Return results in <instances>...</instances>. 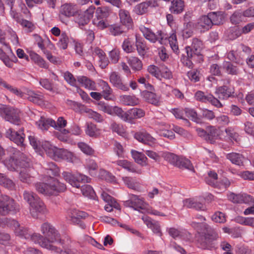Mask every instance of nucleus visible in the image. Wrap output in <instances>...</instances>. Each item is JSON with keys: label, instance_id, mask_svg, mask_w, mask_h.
<instances>
[{"label": "nucleus", "instance_id": "ddd939ff", "mask_svg": "<svg viewBox=\"0 0 254 254\" xmlns=\"http://www.w3.org/2000/svg\"><path fill=\"white\" fill-rule=\"evenodd\" d=\"M6 137L8 138L10 140L14 142L18 146L21 147H24L25 144L24 140L25 138V134L23 133V128L17 131H15L12 128H9L6 132Z\"/></svg>", "mask_w": 254, "mask_h": 254}, {"label": "nucleus", "instance_id": "f257e3e1", "mask_svg": "<svg viewBox=\"0 0 254 254\" xmlns=\"http://www.w3.org/2000/svg\"><path fill=\"white\" fill-rule=\"evenodd\" d=\"M41 231L45 236V237L43 236L45 240H39L36 243L39 244L41 247L56 253H61L62 251L60 248L51 244L53 243H60L62 241L61 235L56 228L50 223L45 222L41 226Z\"/></svg>", "mask_w": 254, "mask_h": 254}, {"label": "nucleus", "instance_id": "a211bd4d", "mask_svg": "<svg viewBox=\"0 0 254 254\" xmlns=\"http://www.w3.org/2000/svg\"><path fill=\"white\" fill-rule=\"evenodd\" d=\"M134 137L138 141L151 145L155 142L156 139L145 130L142 129L134 134Z\"/></svg>", "mask_w": 254, "mask_h": 254}, {"label": "nucleus", "instance_id": "f03ea898", "mask_svg": "<svg viewBox=\"0 0 254 254\" xmlns=\"http://www.w3.org/2000/svg\"><path fill=\"white\" fill-rule=\"evenodd\" d=\"M139 29L144 37L150 42L155 43L158 41L161 44H164L168 41L172 49L175 52H178L179 48L176 34H173L168 37V35L161 30L158 31L155 33L150 29L143 25L140 26Z\"/></svg>", "mask_w": 254, "mask_h": 254}, {"label": "nucleus", "instance_id": "a878e982", "mask_svg": "<svg viewBox=\"0 0 254 254\" xmlns=\"http://www.w3.org/2000/svg\"><path fill=\"white\" fill-rule=\"evenodd\" d=\"M39 83L43 88L50 91L52 93L58 94L61 93L59 86L56 84L51 83L48 79H41Z\"/></svg>", "mask_w": 254, "mask_h": 254}, {"label": "nucleus", "instance_id": "6ab92c4d", "mask_svg": "<svg viewBox=\"0 0 254 254\" xmlns=\"http://www.w3.org/2000/svg\"><path fill=\"white\" fill-rule=\"evenodd\" d=\"M60 13L64 16H79L81 11L78 10L75 5L71 3H65L62 5L60 9Z\"/></svg>", "mask_w": 254, "mask_h": 254}, {"label": "nucleus", "instance_id": "49530a36", "mask_svg": "<svg viewBox=\"0 0 254 254\" xmlns=\"http://www.w3.org/2000/svg\"><path fill=\"white\" fill-rule=\"evenodd\" d=\"M218 175L217 173L214 171H210L208 173V176L205 178L206 184L214 187H217V183Z\"/></svg>", "mask_w": 254, "mask_h": 254}, {"label": "nucleus", "instance_id": "9d476101", "mask_svg": "<svg viewBox=\"0 0 254 254\" xmlns=\"http://www.w3.org/2000/svg\"><path fill=\"white\" fill-rule=\"evenodd\" d=\"M0 115L6 121L16 125H20L21 120L19 111L12 107L5 106L0 108Z\"/></svg>", "mask_w": 254, "mask_h": 254}, {"label": "nucleus", "instance_id": "e2e57ef3", "mask_svg": "<svg viewBox=\"0 0 254 254\" xmlns=\"http://www.w3.org/2000/svg\"><path fill=\"white\" fill-rule=\"evenodd\" d=\"M133 44V42L129 38L125 39L122 44L123 50L127 53L133 52L135 50Z\"/></svg>", "mask_w": 254, "mask_h": 254}, {"label": "nucleus", "instance_id": "ea45409f", "mask_svg": "<svg viewBox=\"0 0 254 254\" xmlns=\"http://www.w3.org/2000/svg\"><path fill=\"white\" fill-rule=\"evenodd\" d=\"M30 57L31 60L40 67L44 68L48 67V65L44 59L37 53L31 52L30 54Z\"/></svg>", "mask_w": 254, "mask_h": 254}, {"label": "nucleus", "instance_id": "dca6fc26", "mask_svg": "<svg viewBox=\"0 0 254 254\" xmlns=\"http://www.w3.org/2000/svg\"><path fill=\"white\" fill-rule=\"evenodd\" d=\"M109 79L110 82L115 87L124 91L129 90V87L127 84L123 83L120 75L118 72L115 71L111 72Z\"/></svg>", "mask_w": 254, "mask_h": 254}, {"label": "nucleus", "instance_id": "6e6d98bb", "mask_svg": "<svg viewBox=\"0 0 254 254\" xmlns=\"http://www.w3.org/2000/svg\"><path fill=\"white\" fill-rule=\"evenodd\" d=\"M185 112L187 116L189 118H191V120L193 122L197 124H201L202 123L201 118L198 117L197 113L194 110L186 108Z\"/></svg>", "mask_w": 254, "mask_h": 254}, {"label": "nucleus", "instance_id": "052dcab7", "mask_svg": "<svg viewBox=\"0 0 254 254\" xmlns=\"http://www.w3.org/2000/svg\"><path fill=\"white\" fill-rule=\"evenodd\" d=\"M111 115H117L122 120L126 122L127 118V111L124 112L122 108L117 106H114L112 108V112Z\"/></svg>", "mask_w": 254, "mask_h": 254}, {"label": "nucleus", "instance_id": "412c9836", "mask_svg": "<svg viewBox=\"0 0 254 254\" xmlns=\"http://www.w3.org/2000/svg\"><path fill=\"white\" fill-rule=\"evenodd\" d=\"M215 93L220 99L226 100L234 96V92L229 87L224 85L217 87Z\"/></svg>", "mask_w": 254, "mask_h": 254}, {"label": "nucleus", "instance_id": "79ce46f5", "mask_svg": "<svg viewBox=\"0 0 254 254\" xmlns=\"http://www.w3.org/2000/svg\"><path fill=\"white\" fill-rule=\"evenodd\" d=\"M0 185L11 190L15 188V184L13 181L1 173H0Z\"/></svg>", "mask_w": 254, "mask_h": 254}, {"label": "nucleus", "instance_id": "2f4dec72", "mask_svg": "<svg viewBox=\"0 0 254 254\" xmlns=\"http://www.w3.org/2000/svg\"><path fill=\"white\" fill-rule=\"evenodd\" d=\"M77 82H79L82 86L91 90H96L95 82L85 76H79L77 77Z\"/></svg>", "mask_w": 254, "mask_h": 254}, {"label": "nucleus", "instance_id": "4be33fe9", "mask_svg": "<svg viewBox=\"0 0 254 254\" xmlns=\"http://www.w3.org/2000/svg\"><path fill=\"white\" fill-rule=\"evenodd\" d=\"M145 116V111L140 108H134L127 111L126 122L131 123L133 120L140 119Z\"/></svg>", "mask_w": 254, "mask_h": 254}, {"label": "nucleus", "instance_id": "c9c22d12", "mask_svg": "<svg viewBox=\"0 0 254 254\" xmlns=\"http://www.w3.org/2000/svg\"><path fill=\"white\" fill-rule=\"evenodd\" d=\"M124 184L129 189L139 190L140 187L139 183L137 182L135 178L130 177H123L122 178Z\"/></svg>", "mask_w": 254, "mask_h": 254}, {"label": "nucleus", "instance_id": "f704fd0d", "mask_svg": "<svg viewBox=\"0 0 254 254\" xmlns=\"http://www.w3.org/2000/svg\"><path fill=\"white\" fill-rule=\"evenodd\" d=\"M99 85L102 89L101 94L106 100H110V95L113 93V90L110 87L108 83L103 80H100L99 82Z\"/></svg>", "mask_w": 254, "mask_h": 254}, {"label": "nucleus", "instance_id": "4c0bfd02", "mask_svg": "<svg viewBox=\"0 0 254 254\" xmlns=\"http://www.w3.org/2000/svg\"><path fill=\"white\" fill-rule=\"evenodd\" d=\"M11 55H8L6 54L0 60L3 63L4 65L9 68H11L13 66V63L17 62V59L15 56L13 54L12 52H10L7 49Z\"/></svg>", "mask_w": 254, "mask_h": 254}, {"label": "nucleus", "instance_id": "cd10ccee", "mask_svg": "<svg viewBox=\"0 0 254 254\" xmlns=\"http://www.w3.org/2000/svg\"><path fill=\"white\" fill-rule=\"evenodd\" d=\"M38 128L42 131L47 130L50 127L55 125V121L51 119L41 117L40 119L36 122Z\"/></svg>", "mask_w": 254, "mask_h": 254}, {"label": "nucleus", "instance_id": "37998d69", "mask_svg": "<svg viewBox=\"0 0 254 254\" xmlns=\"http://www.w3.org/2000/svg\"><path fill=\"white\" fill-rule=\"evenodd\" d=\"M135 46L138 54L141 56H143L146 53L147 48L145 43L142 38H138L136 36Z\"/></svg>", "mask_w": 254, "mask_h": 254}, {"label": "nucleus", "instance_id": "393cba45", "mask_svg": "<svg viewBox=\"0 0 254 254\" xmlns=\"http://www.w3.org/2000/svg\"><path fill=\"white\" fill-rule=\"evenodd\" d=\"M141 94L143 98L148 103L156 106L160 105V97L155 93L149 91H143Z\"/></svg>", "mask_w": 254, "mask_h": 254}, {"label": "nucleus", "instance_id": "a19ab883", "mask_svg": "<svg viewBox=\"0 0 254 254\" xmlns=\"http://www.w3.org/2000/svg\"><path fill=\"white\" fill-rule=\"evenodd\" d=\"M195 28L194 23L189 21L186 23L182 31V36L184 38L188 39L193 35V29Z\"/></svg>", "mask_w": 254, "mask_h": 254}, {"label": "nucleus", "instance_id": "8fccbe9b", "mask_svg": "<svg viewBox=\"0 0 254 254\" xmlns=\"http://www.w3.org/2000/svg\"><path fill=\"white\" fill-rule=\"evenodd\" d=\"M116 163L129 172L135 173L136 172V170L134 165L127 160H118L116 162Z\"/></svg>", "mask_w": 254, "mask_h": 254}, {"label": "nucleus", "instance_id": "aec40b11", "mask_svg": "<svg viewBox=\"0 0 254 254\" xmlns=\"http://www.w3.org/2000/svg\"><path fill=\"white\" fill-rule=\"evenodd\" d=\"M101 197L103 200L107 203L105 206V209L107 211H112L113 208H115L118 210L120 209V206L117 202L116 200L106 192H102L101 194Z\"/></svg>", "mask_w": 254, "mask_h": 254}, {"label": "nucleus", "instance_id": "473e14b6", "mask_svg": "<svg viewBox=\"0 0 254 254\" xmlns=\"http://www.w3.org/2000/svg\"><path fill=\"white\" fill-rule=\"evenodd\" d=\"M185 4L183 0H173L170 10L174 14H180L184 9Z\"/></svg>", "mask_w": 254, "mask_h": 254}, {"label": "nucleus", "instance_id": "c756f323", "mask_svg": "<svg viewBox=\"0 0 254 254\" xmlns=\"http://www.w3.org/2000/svg\"><path fill=\"white\" fill-rule=\"evenodd\" d=\"M183 205L187 208H193L197 210L204 211L206 209L204 204L197 201L193 198L186 199L183 201Z\"/></svg>", "mask_w": 254, "mask_h": 254}, {"label": "nucleus", "instance_id": "2eb2a0df", "mask_svg": "<svg viewBox=\"0 0 254 254\" xmlns=\"http://www.w3.org/2000/svg\"><path fill=\"white\" fill-rule=\"evenodd\" d=\"M129 199L125 201V204L134 208L135 210H144L146 208V203L142 198L134 194H129Z\"/></svg>", "mask_w": 254, "mask_h": 254}, {"label": "nucleus", "instance_id": "3c124183", "mask_svg": "<svg viewBox=\"0 0 254 254\" xmlns=\"http://www.w3.org/2000/svg\"><path fill=\"white\" fill-rule=\"evenodd\" d=\"M46 170L49 176H58L60 173V169L53 162H49L46 164Z\"/></svg>", "mask_w": 254, "mask_h": 254}, {"label": "nucleus", "instance_id": "7c9ffc66", "mask_svg": "<svg viewBox=\"0 0 254 254\" xmlns=\"http://www.w3.org/2000/svg\"><path fill=\"white\" fill-rule=\"evenodd\" d=\"M25 95L27 96L26 98L30 102L36 104H40L43 101V96L41 94L35 92L34 91L30 89H26L24 92V97Z\"/></svg>", "mask_w": 254, "mask_h": 254}, {"label": "nucleus", "instance_id": "4468645a", "mask_svg": "<svg viewBox=\"0 0 254 254\" xmlns=\"http://www.w3.org/2000/svg\"><path fill=\"white\" fill-rule=\"evenodd\" d=\"M202 49V42L197 38H193L191 45L186 47V50L189 57L195 58L201 56Z\"/></svg>", "mask_w": 254, "mask_h": 254}, {"label": "nucleus", "instance_id": "423d86ee", "mask_svg": "<svg viewBox=\"0 0 254 254\" xmlns=\"http://www.w3.org/2000/svg\"><path fill=\"white\" fill-rule=\"evenodd\" d=\"M35 187L38 192L47 195H56L66 190L65 184L61 183L56 179L51 178L47 183H38L35 184Z\"/></svg>", "mask_w": 254, "mask_h": 254}, {"label": "nucleus", "instance_id": "69168bd1", "mask_svg": "<svg viewBox=\"0 0 254 254\" xmlns=\"http://www.w3.org/2000/svg\"><path fill=\"white\" fill-rule=\"evenodd\" d=\"M89 118L92 119L98 123H101L104 121V118L98 113L93 111L91 109L86 111Z\"/></svg>", "mask_w": 254, "mask_h": 254}, {"label": "nucleus", "instance_id": "39448f33", "mask_svg": "<svg viewBox=\"0 0 254 254\" xmlns=\"http://www.w3.org/2000/svg\"><path fill=\"white\" fill-rule=\"evenodd\" d=\"M23 198L29 205L30 213L33 218H37L40 215L47 213L46 206L40 198L32 191L25 190Z\"/></svg>", "mask_w": 254, "mask_h": 254}, {"label": "nucleus", "instance_id": "5701e85b", "mask_svg": "<svg viewBox=\"0 0 254 254\" xmlns=\"http://www.w3.org/2000/svg\"><path fill=\"white\" fill-rule=\"evenodd\" d=\"M142 219L147 227L151 229L154 233L159 236H162L160 226L158 222L152 220L148 217H142Z\"/></svg>", "mask_w": 254, "mask_h": 254}, {"label": "nucleus", "instance_id": "bf43d9fd", "mask_svg": "<svg viewBox=\"0 0 254 254\" xmlns=\"http://www.w3.org/2000/svg\"><path fill=\"white\" fill-rule=\"evenodd\" d=\"M64 78L66 82L70 86H77V78L76 79L71 72L69 71L65 72L64 74Z\"/></svg>", "mask_w": 254, "mask_h": 254}, {"label": "nucleus", "instance_id": "c85d7f7f", "mask_svg": "<svg viewBox=\"0 0 254 254\" xmlns=\"http://www.w3.org/2000/svg\"><path fill=\"white\" fill-rule=\"evenodd\" d=\"M93 54L97 55L99 58V66L102 68H105L109 64L108 58L106 57L105 52L99 48H96L93 51Z\"/></svg>", "mask_w": 254, "mask_h": 254}, {"label": "nucleus", "instance_id": "5fc2aeb1", "mask_svg": "<svg viewBox=\"0 0 254 254\" xmlns=\"http://www.w3.org/2000/svg\"><path fill=\"white\" fill-rule=\"evenodd\" d=\"M163 157L165 160L176 166H177V164L178 163L180 158L176 154L170 152L164 153Z\"/></svg>", "mask_w": 254, "mask_h": 254}, {"label": "nucleus", "instance_id": "680f3d73", "mask_svg": "<svg viewBox=\"0 0 254 254\" xmlns=\"http://www.w3.org/2000/svg\"><path fill=\"white\" fill-rule=\"evenodd\" d=\"M69 42L68 37L65 33H62L60 39L57 43L58 46L62 49L65 50L67 48Z\"/></svg>", "mask_w": 254, "mask_h": 254}, {"label": "nucleus", "instance_id": "f8f14e48", "mask_svg": "<svg viewBox=\"0 0 254 254\" xmlns=\"http://www.w3.org/2000/svg\"><path fill=\"white\" fill-rule=\"evenodd\" d=\"M194 97L198 101L205 103L209 102L216 108H219L223 107V105L219 100L212 94L205 95L203 92L197 91L195 93Z\"/></svg>", "mask_w": 254, "mask_h": 254}, {"label": "nucleus", "instance_id": "e433bc0d", "mask_svg": "<svg viewBox=\"0 0 254 254\" xmlns=\"http://www.w3.org/2000/svg\"><path fill=\"white\" fill-rule=\"evenodd\" d=\"M122 103L126 106H135L139 104L138 98L133 95H123L120 97Z\"/></svg>", "mask_w": 254, "mask_h": 254}, {"label": "nucleus", "instance_id": "1a4fd4ad", "mask_svg": "<svg viewBox=\"0 0 254 254\" xmlns=\"http://www.w3.org/2000/svg\"><path fill=\"white\" fill-rule=\"evenodd\" d=\"M63 179L71 186L78 188L80 187V183H90L91 179L81 174H73L69 172H63L62 173Z\"/></svg>", "mask_w": 254, "mask_h": 254}, {"label": "nucleus", "instance_id": "b1692460", "mask_svg": "<svg viewBox=\"0 0 254 254\" xmlns=\"http://www.w3.org/2000/svg\"><path fill=\"white\" fill-rule=\"evenodd\" d=\"M195 28L201 31L208 30L212 26V21L210 17H200L196 23H194Z\"/></svg>", "mask_w": 254, "mask_h": 254}, {"label": "nucleus", "instance_id": "603ef678", "mask_svg": "<svg viewBox=\"0 0 254 254\" xmlns=\"http://www.w3.org/2000/svg\"><path fill=\"white\" fill-rule=\"evenodd\" d=\"M218 135V131L215 127L209 126L207 127V141L213 143Z\"/></svg>", "mask_w": 254, "mask_h": 254}, {"label": "nucleus", "instance_id": "338daca9", "mask_svg": "<svg viewBox=\"0 0 254 254\" xmlns=\"http://www.w3.org/2000/svg\"><path fill=\"white\" fill-rule=\"evenodd\" d=\"M168 232L170 236L174 239L181 238L184 236V232L175 228H170L168 229Z\"/></svg>", "mask_w": 254, "mask_h": 254}, {"label": "nucleus", "instance_id": "6e6552de", "mask_svg": "<svg viewBox=\"0 0 254 254\" xmlns=\"http://www.w3.org/2000/svg\"><path fill=\"white\" fill-rule=\"evenodd\" d=\"M12 224L15 227L14 232L16 236L22 238L32 241L36 243L38 240H43V236L38 233H34L31 234L29 231L24 227L20 226L18 222L14 220L12 221Z\"/></svg>", "mask_w": 254, "mask_h": 254}, {"label": "nucleus", "instance_id": "72a5a7b5", "mask_svg": "<svg viewBox=\"0 0 254 254\" xmlns=\"http://www.w3.org/2000/svg\"><path fill=\"white\" fill-rule=\"evenodd\" d=\"M70 213L71 221L73 223L77 224L80 222L81 219H84L88 215L86 212L76 209H71Z\"/></svg>", "mask_w": 254, "mask_h": 254}, {"label": "nucleus", "instance_id": "864d4df0", "mask_svg": "<svg viewBox=\"0 0 254 254\" xmlns=\"http://www.w3.org/2000/svg\"><path fill=\"white\" fill-rule=\"evenodd\" d=\"M177 167L180 168H185L190 171H193V167L190 161L185 158L180 157Z\"/></svg>", "mask_w": 254, "mask_h": 254}, {"label": "nucleus", "instance_id": "c03bdc74", "mask_svg": "<svg viewBox=\"0 0 254 254\" xmlns=\"http://www.w3.org/2000/svg\"><path fill=\"white\" fill-rule=\"evenodd\" d=\"M85 132L88 135L94 137H98L100 134V129L97 128L96 126L92 123L87 124Z\"/></svg>", "mask_w": 254, "mask_h": 254}, {"label": "nucleus", "instance_id": "58836bf2", "mask_svg": "<svg viewBox=\"0 0 254 254\" xmlns=\"http://www.w3.org/2000/svg\"><path fill=\"white\" fill-rule=\"evenodd\" d=\"M131 153L135 162L142 166H145L147 164L146 160L147 158L144 154L135 150H131Z\"/></svg>", "mask_w": 254, "mask_h": 254}, {"label": "nucleus", "instance_id": "4d7b16f0", "mask_svg": "<svg viewBox=\"0 0 254 254\" xmlns=\"http://www.w3.org/2000/svg\"><path fill=\"white\" fill-rule=\"evenodd\" d=\"M149 6L148 3L141 2L134 7V11L137 15L144 14L148 11Z\"/></svg>", "mask_w": 254, "mask_h": 254}, {"label": "nucleus", "instance_id": "0e129e2a", "mask_svg": "<svg viewBox=\"0 0 254 254\" xmlns=\"http://www.w3.org/2000/svg\"><path fill=\"white\" fill-rule=\"evenodd\" d=\"M7 38L8 40L10 41L13 45L15 46H18L19 45L18 36L12 30H8Z\"/></svg>", "mask_w": 254, "mask_h": 254}, {"label": "nucleus", "instance_id": "de8ad7c7", "mask_svg": "<svg viewBox=\"0 0 254 254\" xmlns=\"http://www.w3.org/2000/svg\"><path fill=\"white\" fill-rule=\"evenodd\" d=\"M128 63L133 70H140L142 68V62L137 57H130L128 60Z\"/></svg>", "mask_w": 254, "mask_h": 254}, {"label": "nucleus", "instance_id": "f3484780", "mask_svg": "<svg viewBox=\"0 0 254 254\" xmlns=\"http://www.w3.org/2000/svg\"><path fill=\"white\" fill-rule=\"evenodd\" d=\"M229 199L235 203H254V198L250 195L243 194H235L234 193H230L228 195Z\"/></svg>", "mask_w": 254, "mask_h": 254}, {"label": "nucleus", "instance_id": "bb28decb", "mask_svg": "<svg viewBox=\"0 0 254 254\" xmlns=\"http://www.w3.org/2000/svg\"><path fill=\"white\" fill-rule=\"evenodd\" d=\"M226 158L230 160L232 164L239 166H243L245 160V157L242 154L236 152L227 154Z\"/></svg>", "mask_w": 254, "mask_h": 254}, {"label": "nucleus", "instance_id": "7ed1b4c3", "mask_svg": "<svg viewBox=\"0 0 254 254\" xmlns=\"http://www.w3.org/2000/svg\"><path fill=\"white\" fill-rule=\"evenodd\" d=\"M191 225L198 228L199 236L197 241L200 247L203 249H210L212 248L213 241L218 237L214 230L202 222H193Z\"/></svg>", "mask_w": 254, "mask_h": 254}, {"label": "nucleus", "instance_id": "09e8293b", "mask_svg": "<svg viewBox=\"0 0 254 254\" xmlns=\"http://www.w3.org/2000/svg\"><path fill=\"white\" fill-rule=\"evenodd\" d=\"M223 68L226 73L231 75H237L239 72V68L230 62L223 64Z\"/></svg>", "mask_w": 254, "mask_h": 254}, {"label": "nucleus", "instance_id": "0eeeda50", "mask_svg": "<svg viewBox=\"0 0 254 254\" xmlns=\"http://www.w3.org/2000/svg\"><path fill=\"white\" fill-rule=\"evenodd\" d=\"M42 147L51 158L55 159L57 156L58 157L64 156L68 161L71 162H73L76 159L71 152L58 148L49 141L43 142L42 144Z\"/></svg>", "mask_w": 254, "mask_h": 254}, {"label": "nucleus", "instance_id": "20e7f679", "mask_svg": "<svg viewBox=\"0 0 254 254\" xmlns=\"http://www.w3.org/2000/svg\"><path fill=\"white\" fill-rule=\"evenodd\" d=\"M12 155L4 159L1 163L11 171H18L20 168H27L31 165L30 159L24 153L13 149Z\"/></svg>", "mask_w": 254, "mask_h": 254}, {"label": "nucleus", "instance_id": "9b49d317", "mask_svg": "<svg viewBox=\"0 0 254 254\" xmlns=\"http://www.w3.org/2000/svg\"><path fill=\"white\" fill-rule=\"evenodd\" d=\"M19 210V206L14 200L6 195H1L0 197V214L6 215L10 212Z\"/></svg>", "mask_w": 254, "mask_h": 254}, {"label": "nucleus", "instance_id": "774afa93", "mask_svg": "<svg viewBox=\"0 0 254 254\" xmlns=\"http://www.w3.org/2000/svg\"><path fill=\"white\" fill-rule=\"evenodd\" d=\"M102 18V17H96L93 20V24L102 29L109 25V23L103 20Z\"/></svg>", "mask_w": 254, "mask_h": 254}, {"label": "nucleus", "instance_id": "a18cd8bd", "mask_svg": "<svg viewBox=\"0 0 254 254\" xmlns=\"http://www.w3.org/2000/svg\"><path fill=\"white\" fill-rule=\"evenodd\" d=\"M13 18L28 32H31L34 29L35 26L32 22L23 19L21 17H13Z\"/></svg>", "mask_w": 254, "mask_h": 254}, {"label": "nucleus", "instance_id": "13d9d810", "mask_svg": "<svg viewBox=\"0 0 254 254\" xmlns=\"http://www.w3.org/2000/svg\"><path fill=\"white\" fill-rule=\"evenodd\" d=\"M81 190L85 196L94 198L95 191L91 186L84 185L81 187Z\"/></svg>", "mask_w": 254, "mask_h": 254}]
</instances>
